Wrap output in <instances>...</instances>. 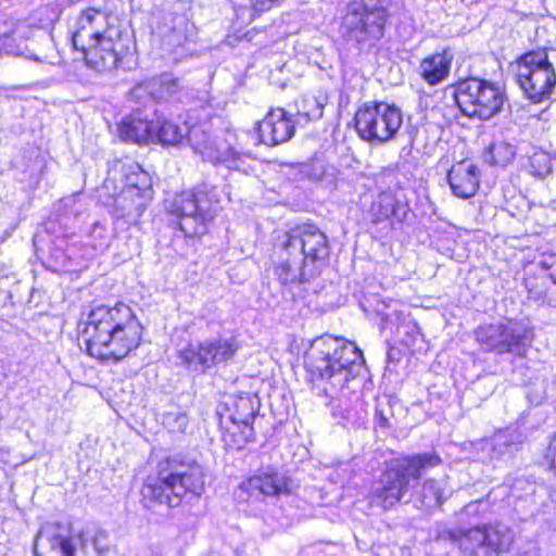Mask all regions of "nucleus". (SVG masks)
<instances>
[{"label": "nucleus", "instance_id": "f257e3e1", "mask_svg": "<svg viewBox=\"0 0 556 556\" xmlns=\"http://www.w3.org/2000/svg\"><path fill=\"white\" fill-rule=\"evenodd\" d=\"M142 325L132 308L124 303L91 309L83 330L87 353L102 362H118L136 350Z\"/></svg>", "mask_w": 556, "mask_h": 556}, {"label": "nucleus", "instance_id": "f03ea898", "mask_svg": "<svg viewBox=\"0 0 556 556\" xmlns=\"http://www.w3.org/2000/svg\"><path fill=\"white\" fill-rule=\"evenodd\" d=\"M71 35L87 66L99 73L117 67L124 51L122 31L108 13L93 7L81 11L71 25Z\"/></svg>", "mask_w": 556, "mask_h": 556}, {"label": "nucleus", "instance_id": "7ed1b4c3", "mask_svg": "<svg viewBox=\"0 0 556 556\" xmlns=\"http://www.w3.org/2000/svg\"><path fill=\"white\" fill-rule=\"evenodd\" d=\"M363 364V353L353 342L330 336L314 340L305 354L307 370L339 389L359 374Z\"/></svg>", "mask_w": 556, "mask_h": 556}, {"label": "nucleus", "instance_id": "20e7f679", "mask_svg": "<svg viewBox=\"0 0 556 556\" xmlns=\"http://www.w3.org/2000/svg\"><path fill=\"white\" fill-rule=\"evenodd\" d=\"M204 490V471L195 463L168 462L156 477H148L142 489V503L148 509L159 505L177 507L187 493L200 496Z\"/></svg>", "mask_w": 556, "mask_h": 556}, {"label": "nucleus", "instance_id": "39448f33", "mask_svg": "<svg viewBox=\"0 0 556 556\" xmlns=\"http://www.w3.org/2000/svg\"><path fill=\"white\" fill-rule=\"evenodd\" d=\"M441 464L435 452L415 454L397 459L374 481L368 501L371 506L391 509L407 493L410 480H418L428 469Z\"/></svg>", "mask_w": 556, "mask_h": 556}, {"label": "nucleus", "instance_id": "423d86ee", "mask_svg": "<svg viewBox=\"0 0 556 556\" xmlns=\"http://www.w3.org/2000/svg\"><path fill=\"white\" fill-rule=\"evenodd\" d=\"M451 542L469 556H493L507 552L515 540L508 526L496 522L448 531Z\"/></svg>", "mask_w": 556, "mask_h": 556}, {"label": "nucleus", "instance_id": "0eeeda50", "mask_svg": "<svg viewBox=\"0 0 556 556\" xmlns=\"http://www.w3.org/2000/svg\"><path fill=\"white\" fill-rule=\"evenodd\" d=\"M455 101L464 115L488 121L502 111L506 98L498 85L469 78L457 84Z\"/></svg>", "mask_w": 556, "mask_h": 556}, {"label": "nucleus", "instance_id": "6e6552de", "mask_svg": "<svg viewBox=\"0 0 556 556\" xmlns=\"http://www.w3.org/2000/svg\"><path fill=\"white\" fill-rule=\"evenodd\" d=\"M354 121L356 131L363 140L371 144H382L396 137L403 124V114L393 104L371 102L357 110Z\"/></svg>", "mask_w": 556, "mask_h": 556}, {"label": "nucleus", "instance_id": "1a4fd4ad", "mask_svg": "<svg viewBox=\"0 0 556 556\" xmlns=\"http://www.w3.org/2000/svg\"><path fill=\"white\" fill-rule=\"evenodd\" d=\"M388 12L380 0H353L342 21L344 35L357 43H372L383 36Z\"/></svg>", "mask_w": 556, "mask_h": 556}, {"label": "nucleus", "instance_id": "9d476101", "mask_svg": "<svg viewBox=\"0 0 556 556\" xmlns=\"http://www.w3.org/2000/svg\"><path fill=\"white\" fill-rule=\"evenodd\" d=\"M517 81L529 99H548L556 86V73L546 51H532L516 62Z\"/></svg>", "mask_w": 556, "mask_h": 556}, {"label": "nucleus", "instance_id": "9b49d317", "mask_svg": "<svg viewBox=\"0 0 556 556\" xmlns=\"http://www.w3.org/2000/svg\"><path fill=\"white\" fill-rule=\"evenodd\" d=\"M476 338L485 351L523 356L532 342L533 333L527 324L508 320L480 326L476 331Z\"/></svg>", "mask_w": 556, "mask_h": 556}, {"label": "nucleus", "instance_id": "f8f14e48", "mask_svg": "<svg viewBox=\"0 0 556 556\" xmlns=\"http://www.w3.org/2000/svg\"><path fill=\"white\" fill-rule=\"evenodd\" d=\"M170 212L179 218V228L187 237L206 233L213 219L211 199L206 191H185L177 194L170 204Z\"/></svg>", "mask_w": 556, "mask_h": 556}, {"label": "nucleus", "instance_id": "ddd939ff", "mask_svg": "<svg viewBox=\"0 0 556 556\" xmlns=\"http://www.w3.org/2000/svg\"><path fill=\"white\" fill-rule=\"evenodd\" d=\"M125 187L117 195L115 203L122 211L121 217H137L144 210L142 198L151 191V177L137 163L124 164L121 168Z\"/></svg>", "mask_w": 556, "mask_h": 556}, {"label": "nucleus", "instance_id": "4468645a", "mask_svg": "<svg viewBox=\"0 0 556 556\" xmlns=\"http://www.w3.org/2000/svg\"><path fill=\"white\" fill-rule=\"evenodd\" d=\"M233 339L206 340L192 343L179 351V358L193 370H205L214 365L230 359L237 352Z\"/></svg>", "mask_w": 556, "mask_h": 556}, {"label": "nucleus", "instance_id": "2eb2a0df", "mask_svg": "<svg viewBox=\"0 0 556 556\" xmlns=\"http://www.w3.org/2000/svg\"><path fill=\"white\" fill-rule=\"evenodd\" d=\"M227 405V419L231 426L226 427L225 441L229 446L241 450L253 435L256 407L250 395L231 397Z\"/></svg>", "mask_w": 556, "mask_h": 556}, {"label": "nucleus", "instance_id": "dca6fc26", "mask_svg": "<svg viewBox=\"0 0 556 556\" xmlns=\"http://www.w3.org/2000/svg\"><path fill=\"white\" fill-rule=\"evenodd\" d=\"M285 253L295 254L305 262H315L328 253L327 238L314 225H301L286 233Z\"/></svg>", "mask_w": 556, "mask_h": 556}, {"label": "nucleus", "instance_id": "f3484780", "mask_svg": "<svg viewBox=\"0 0 556 556\" xmlns=\"http://www.w3.org/2000/svg\"><path fill=\"white\" fill-rule=\"evenodd\" d=\"M294 128L291 116L283 109L277 108L267 113L258 124L257 131L262 143L277 146L290 140Z\"/></svg>", "mask_w": 556, "mask_h": 556}, {"label": "nucleus", "instance_id": "a211bd4d", "mask_svg": "<svg viewBox=\"0 0 556 556\" xmlns=\"http://www.w3.org/2000/svg\"><path fill=\"white\" fill-rule=\"evenodd\" d=\"M447 180L455 197L469 199L479 189L480 170L472 162L462 161L452 166L447 174Z\"/></svg>", "mask_w": 556, "mask_h": 556}, {"label": "nucleus", "instance_id": "6ab92c4d", "mask_svg": "<svg viewBox=\"0 0 556 556\" xmlns=\"http://www.w3.org/2000/svg\"><path fill=\"white\" fill-rule=\"evenodd\" d=\"M289 479L275 469L266 470L249 478L242 483V488L250 495L275 496L289 492Z\"/></svg>", "mask_w": 556, "mask_h": 556}, {"label": "nucleus", "instance_id": "aec40b11", "mask_svg": "<svg viewBox=\"0 0 556 556\" xmlns=\"http://www.w3.org/2000/svg\"><path fill=\"white\" fill-rule=\"evenodd\" d=\"M50 548L60 556H76L73 541L64 534V529L58 523H46L36 535L34 552L37 555L40 548Z\"/></svg>", "mask_w": 556, "mask_h": 556}, {"label": "nucleus", "instance_id": "412c9836", "mask_svg": "<svg viewBox=\"0 0 556 556\" xmlns=\"http://www.w3.org/2000/svg\"><path fill=\"white\" fill-rule=\"evenodd\" d=\"M118 132L124 141L148 144L154 142V121H148L139 115L126 116L118 126Z\"/></svg>", "mask_w": 556, "mask_h": 556}, {"label": "nucleus", "instance_id": "4be33fe9", "mask_svg": "<svg viewBox=\"0 0 556 556\" xmlns=\"http://www.w3.org/2000/svg\"><path fill=\"white\" fill-rule=\"evenodd\" d=\"M452 61L453 54L447 50L433 53L420 62L419 74L429 85H438L448 76Z\"/></svg>", "mask_w": 556, "mask_h": 556}, {"label": "nucleus", "instance_id": "5701e85b", "mask_svg": "<svg viewBox=\"0 0 556 556\" xmlns=\"http://www.w3.org/2000/svg\"><path fill=\"white\" fill-rule=\"evenodd\" d=\"M281 260L275 268V274L283 285L301 283L307 280L306 262L295 254L281 253Z\"/></svg>", "mask_w": 556, "mask_h": 556}, {"label": "nucleus", "instance_id": "b1692460", "mask_svg": "<svg viewBox=\"0 0 556 556\" xmlns=\"http://www.w3.org/2000/svg\"><path fill=\"white\" fill-rule=\"evenodd\" d=\"M523 443V435L517 429H505L495 433L490 440L491 457L498 458L501 456L511 454L518 451Z\"/></svg>", "mask_w": 556, "mask_h": 556}, {"label": "nucleus", "instance_id": "393cba45", "mask_svg": "<svg viewBox=\"0 0 556 556\" xmlns=\"http://www.w3.org/2000/svg\"><path fill=\"white\" fill-rule=\"evenodd\" d=\"M517 154V146L503 139L493 140L483 153L484 161L491 166L506 167Z\"/></svg>", "mask_w": 556, "mask_h": 556}, {"label": "nucleus", "instance_id": "a878e982", "mask_svg": "<svg viewBox=\"0 0 556 556\" xmlns=\"http://www.w3.org/2000/svg\"><path fill=\"white\" fill-rule=\"evenodd\" d=\"M446 484L443 480L427 479L418 492V501L427 509L440 506L445 500Z\"/></svg>", "mask_w": 556, "mask_h": 556}, {"label": "nucleus", "instance_id": "bb28decb", "mask_svg": "<svg viewBox=\"0 0 556 556\" xmlns=\"http://www.w3.org/2000/svg\"><path fill=\"white\" fill-rule=\"evenodd\" d=\"M155 138L154 142L159 141L163 144H177L186 135V128H181L170 121L156 117L154 121Z\"/></svg>", "mask_w": 556, "mask_h": 556}, {"label": "nucleus", "instance_id": "cd10ccee", "mask_svg": "<svg viewBox=\"0 0 556 556\" xmlns=\"http://www.w3.org/2000/svg\"><path fill=\"white\" fill-rule=\"evenodd\" d=\"M546 279L542 278L536 285L527 282L529 295L540 304H545L551 307H556V282H553L551 287H546Z\"/></svg>", "mask_w": 556, "mask_h": 556}, {"label": "nucleus", "instance_id": "c85d7f7f", "mask_svg": "<svg viewBox=\"0 0 556 556\" xmlns=\"http://www.w3.org/2000/svg\"><path fill=\"white\" fill-rule=\"evenodd\" d=\"M188 140L195 152H199L204 159L213 160V143L208 135L201 127L192 126L188 130Z\"/></svg>", "mask_w": 556, "mask_h": 556}, {"label": "nucleus", "instance_id": "c756f323", "mask_svg": "<svg viewBox=\"0 0 556 556\" xmlns=\"http://www.w3.org/2000/svg\"><path fill=\"white\" fill-rule=\"evenodd\" d=\"M148 87L153 98L161 99L175 93L179 88V83L172 75L163 74L153 79Z\"/></svg>", "mask_w": 556, "mask_h": 556}, {"label": "nucleus", "instance_id": "7c9ffc66", "mask_svg": "<svg viewBox=\"0 0 556 556\" xmlns=\"http://www.w3.org/2000/svg\"><path fill=\"white\" fill-rule=\"evenodd\" d=\"M324 100L317 97H305L301 101L298 114L307 121L318 119L323 116Z\"/></svg>", "mask_w": 556, "mask_h": 556}, {"label": "nucleus", "instance_id": "2f4dec72", "mask_svg": "<svg viewBox=\"0 0 556 556\" xmlns=\"http://www.w3.org/2000/svg\"><path fill=\"white\" fill-rule=\"evenodd\" d=\"M377 220H383L395 214V199L391 193H381L372 205Z\"/></svg>", "mask_w": 556, "mask_h": 556}, {"label": "nucleus", "instance_id": "473e14b6", "mask_svg": "<svg viewBox=\"0 0 556 556\" xmlns=\"http://www.w3.org/2000/svg\"><path fill=\"white\" fill-rule=\"evenodd\" d=\"M91 243L96 250L104 251L110 247L111 236L101 223H94L90 231Z\"/></svg>", "mask_w": 556, "mask_h": 556}, {"label": "nucleus", "instance_id": "72a5a7b5", "mask_svg": "<svg viewBox=\"0 0 556 556\" xmlns=\"http://www.w3.org/2000/svg\"><path fill=\"white\" fill-rule=\"evenodd\" d=\"M188 416L180 410L168 412L163 417V425L170 432H184L188 426Z\"/></svg>", "mask_w": 556, "mask_h": 556}, {"label": "nucleus", "instance_id": "f704fd0d", "mask_svg": "<svg viewBox=\"0 0 556 556\" xmlns=\"http://www.w3.org/2000/svg\"><path fill=\"white\" fill-rule=\"evenodd\" d=\"M482 506H485V503L481 500L470 502L460 510V516H469V517L480 516L485 510V509H482Z\"/></svg>", "mask_w": 556, "mask_h": 556}, {"label": "nucleus", "instance_id": "c9c22d12", "mask_svg": "<svg viewBox=\"0 0 556 556\" xmlns=\"http://www.w3.org/2000/svg\"><path fill=\"white\" fill-rule=\"evenodd\" d=\"M544 458L549 468L556 471V433L549 441V444L544 454Z\"/></svg>", "mask_w": 556, "mask_h": 556}, {"label": "nucleus", "instance_id": "e433bc0d", "mask_svg": "<svg viewBox=\"0 0 556 556\" xmlns=\"http://www.w3.org/2000/svg\"><path fill=\"white\" fill-rule=\"evenodd\" d=\"M376 417L378 420V425L380 427H383V428L388 427L389 419L387 416H384V414L381 410H379V409L376 410Z\"/></svg>", "mask_w": 556, "mask_h": 556}, {"label": "nucleus", "instance_id": "4c0bfd02", "mask_svg": "<svg viewBox=\"0 0 556 556\" xmlns=\"http://www.w3.org/2000/svg\"><path fill=\"white\" fill-rule=\"evenodd\" d=\"M532 162L544 163L546 166V170H548V166L546 164L548 162V159L544 153H535L532 157Z\"/></svg>", "mask_w": 556, "mask_h": 556}, {"label": "nucleus", "instance_id": "58836bf2", "mask_svg": "<svg viewBox=\"0 0 556 556\" xmlns=\"http://www.w3.org/2000/svg\"><path fill=\"white\" fill-rule=\"evenodd\" d=\"M5 52L13 55H24V51L18 47H5Z\"/></svg>", "mask_w": 556, "mask_h": 556}, {"label": "nucleus", "instance_id": "ea45409f", "mask_svg": "<svg viewBox=\"0 0 556 556\" xmlns=\"http://www.w3.org/2000/svg\"><path fill=\"white\" fill-rule=\"evenodd\" d=\"M26 58H27V59H30V60H34V61H36V62H40V59H39L37 55H35V54L26 55Z\"/></svg>", "mask_w": 556, "mask_h": 556}]
</instances>
